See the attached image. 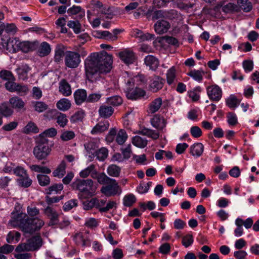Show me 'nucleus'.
I'll return each mask as SVG.
<instances>
[{
  "instance_id": "1",
  "label": "nucleus",
  "mask_w": 259,
  "mask_h": 259,
  "mask_svg": "<svg viewBox=\"0 0 259 259\" xmlns=\"http://www.w3.org/2000/svg\"><path fill=\"white\" fill-rule=\"evenodd\" d=\"M112 56L105 51H102L100 53H92L84 61L86 75L88 79L93 81L94 75L109 72L112 67Z\"/></svg>"
},
{
  "instance_id": "2",
  "label": "nucleus",
  "mask_w": 259,
  "mask_h": 259,
  "mask_svg": "<svg viewBox=\"0 0 259 259\" xmlns=\"http://www.w3.org/2000/svg\"><path fill=\"white\" fill-rule=\"evenodd\" d=\"M74 190L79 192L78 197L85 199L91 197L95 191L94 182L92 179H76L72 184Z\"/></svg>"
},
{
  "instance_id": "3",
  "label": "nucleus",
  "mask_w": 259,
  "mask_h": 259,
  "mask_svg": "<svg viewBox=\"0 0 259 259\" xmlns=\"http://www.w3.org/2000/svg\"><path fill=\"white\" fill-rule=\"evenodd\" d=\"M42 241L39 235H36L27 240L26 242L20 244L16 248L18 252L34 251L42 246Z\"/></svg>"
},
{
  "instance_id": "4",
  "label": "nucleus",
  "mask_w": 259,
  "mask_h": 259,
  "mask_svg": "<svg viewBox=\"0 0 259 259\" xmlns=\"http://www.w3.org/2000/svg\"><path fill=\"white\" fill-rule=\"evenodd\" d=\"M51 148L48 145V140L46 138H40L33 151V154L38 160L46 158L50 154Z\"/></svg>"
},
{
  "instance_id": "5",
  "label": "nucleus",
  "mask_w": 259,
  "mask_h": 259,
  "mask_svg": "<svg viewBox=\"0 0 259 259\" xmlns=\"http://www.w3.org/2000/svg\"><path fill=\"white\" fill-rule=\"evenodd\" d=\"M101 192L106 196L111 197L120 194L122 190L117 181L112 179L111 181L101 188Z\"/></svg>"
},
{
  "instance_id": "6",
  "label": "nucleus",
  "mask_w": 259,
  "mask_h": 259,
  "mask_svg": "<svg viewBox=\"0 0 259 259\" xmlns=\"http://www.w3.org/2000/svg\"><path fill=\"white\" fill-rule=\"evenodd\" d=\"M81 62L80 55L75 52L67 51L65 54L64 62L66 67L77 68Z\"/></svg>"
},
{
  "instance_id": "7",
  "label": "nucleus",
  "mask_w": 259,
  "mask_h": 259,
  "mask_svg": "<svg viewBox=\"0 0 259 259\" xmlns=\"http://www.w3.org/2000/svg\"><path fill=\"white\" fill-rule=\"evenodd\" d=\"M165 83V79L158 75H153L150 77L149 89L153 92L156 93L161 90Z\"/></svg>"
},
{
  "instance_id": "8",
  "label": "nucleus",
  "mask_w": 259,
  "mask_h": 259,
  "mask_svg": "<svg viewBox=\"0 0 259 259\" xmlns=\"http://www.w3.org/2000/svg\"><path fill=\"white\" fill-rule=\"evenodd\" d=\"M207 94L210 100L213 101H218L222 97V90L217 85H213L207 87Z\"/></svg>"
},
{
  "instance_id": "9",
  "label": "nucleus",
  "mask_w": 259,
  "mask_h": 259,
  "mask_svg": "<svg viewBox=\"0 0 259 259\" xmlns=\"http://www.w3.org/2000/svg\"><path fill=\"white\" fill-rule=\"evenodd\" d=\"M125 93L128 99L136 100L143 97L145 95L146 93L144 90L139 88L133 89L131 88V87H128L126 89Z\"/></svg>"
},
{
  "instance_id": "10",
  "label": "nucleus",
  "mask_w": 259,
  "mask_h": 259,
  "mask_svg": "<svg viewBox=\"0 0 259 259\" xmlns=\"http://www.w3.org/2000/svg\"><path fill=\"white\" fill-rule=\"evenodd\" d=\"M27 218V214L22 212H12L11 213V219L9 221V223L11 226L16 227H20L21 223L25 220Z\"/></svg>"
},
{
  "instance_id": "11",
  "label": "nucleus",
  "mask_w": 259,
  "mask_h": 259,
  "mask_svg": "<svg viewBox=\"0 0 259 259\" xmlns=\"http://www.w3.org/2000/svg\"><path fill=\"white\" fill-rule=\"evenodd\" d=\"M44 213L50 219L49 226H52L59 223V214L54 208L48 206L44 209Z\"/></svg>"
},
{
  "instance_id": "12",
  "label": "nucleus",
  "mask_w": 259,
  "mask_h": 259,
  "mask_svg": "<svg viewBox=\"0 0 259 259\" xmlns=\"http://www.w3.org/2000/svg\"><path fill=\"white\" fill-rule=\"evenodd\" d=\"M170 27V23L163 19L158 20L154 25V30L158 34H162L167 32Z\"/></svg>"
},
{
  "instance_id": "13",
  "label": "nucleus",
  "mask_w": 259,
  "mask_h": 259,
  "mask_svg": "<svg viewBox=\"0 0 259 259\" xmlns=\"http://www.w3.org/2000/svg\"><path fill=\"white\" fill-rule=\"evenodd\" d=\"M118 56L120 59L126 64L133 63L136 59L134 52L128 50L119 52Z\"/></svg>"
},
{
  "instance_id": "14",
  "label": "nucleus",
  "mask_w": 259,
  "mask_h": 259,
  "mask_svg": "<svg viewBox=\"0 0 259 259\" xmlns=\"http://www.w3.org/2000/svg\"><path fill=\"white\" fill-rule=\"evenodd\" d=\"M162 104V99L157 97L153 100L148 105L147 111L148 114H154L157 112Z\"/></svg>"
},
{
  "instance_id": "15",
  "label": "nucleus",
  "mask_w": 259,
  "mask_h": 259,
  "mask_svg": "<svg viewBox=\"0 0 259 259\" xmlns=\"http://www.w3.org/2000/svg\"><path fill=\"white\" fill-rule=\"evenodd\" d=\"M153 127L158 130H162L166 126V122L164 118L160 115L156 114L150 120Z\"/></svg>"
},
{
  "instance_id": "16",
  "label": "nucleus",
  "mask_w": 259,
  "mask_h": 259,
  "mask_svg": "<svg viewBox=\"0 0 259 259\" xmlns=\"http://www.w3.org/2000/svg\"><path fill=\"white\" fill-rule=\"evenodd\" d=\"M74 98L75 103L77 105H81L82 103L87 102V93L84 89H78L74 93Z\"/></svg>"
},
{
  "instance_id": "17",
  "label": "nucleus",
  "mask_w": 259,
  "mask_h": 259,
  "mask_svg": "<svg viewBox=\"0 0 259 259\" xmlns=\"http://www.w3.org/2000/svg\"><path fill=\"white\" fill-rule=\"evenodd\" d=\"M9 103L12 107L17 110L20 111L24 110L25 103L22 99L18 96H15L11 98L9 100Z\"/></svg>"
},
{
  "instance_id": "18",
  "label": "nucleus",
  "mask_w": 259,
  "mask_h": 259,
  "mask_svg": "<svg viewBox=\"0 0 259 259\" xmlns=\"http://www.w3.org/2000/svg\"><path fill=\"white\" fill-rule=\"evenodd\" d=\"M144 62L153 71H155L159 65L158 59L153 55L147 56L144 59Z\"/></svg>"
},
{
  "instance_id": "19",
  "label": "nucleus",
  "mask_w": 259,
  "mask_h": 259,
  "mask_svg": "<svg viewBox=\"0 0 259 259\" xmlns=\"http://www.w3.org/2000/svg\"><path fill=\"white\" fill-rule=\"evenodd\" d=\"M114 109L110 106L106 105H101L99 109V115L103 118H107L110 117L113 113Z\"/></svg>"
},
{
  "instance_id": "20",
  "label": "nucleus",
  "mask_w": 259,
  "mask_h": 259,
  "mask_svg": "<svg viewBox=\"0 0 259 259\" xmlns=\"http://www.w3.org/2000/svg\"><path fill=\"white\" fill-rule=\"evenodd\" d=\"M59 90L64 96H68L71 94L70 85L65 79L61 80L59 82Z\"/></svg>"
},
{
  "instance_id": "21",
  "label": "nucleus",
  "mask_w": 259,
  "mask_h": 259,
  "mask_svg": "<svg viewBox=\"0 0 259 259\" xmlns=\"http://www.w3.org/2000/svg\"><path fill=\"white\" fill-rule=\"evenodd\" d=\"M109 127V123L108 121L100 122L97 124L91 131L93 135L101 133L106 131Z\"/></svg>"
},
{
  "instance_id": "22",
  "label": "nucleus",
  "mask_w": 259,
  "mask_h": 259,
  "mask_svg": "<svg viewBox=\"0 0 259 259\" xmlns=\"http://www.w3.org/2000/svg\"><path fill=\"white\" fill-rule=\"evenodd\" d=\"M96 174V169L95 168V165L94 164H91L79 172L80 177L82 178H86L90 175H91V177L93 178V177H95Z\"/></svg>"
},
{
  "instance_id": "23",
  "label": "nucleus",
  "mask_w": 259,
  "mask_h": 259,
  "mask_svg": "<svg viewBox=\"0 0 259 259\" xmlns=\"http://www.w3.org/2000/svg\"><path fill=\"white\" fill-rule=\"evenodd\" d=\"M237 4L240 8L244 12L249 13L253 9L252 3L249 0H237Z\"/></svg>"
},
{
  "instance_id": "24",
  "label": "nucleus",
  "mask_w": 259,
  "mask_h": 259,
  "mask_svg": "<svg viewBox=\"0 0 259 259\" xmlns=\"http://www.w3.org/2000/svg\"><path fill=\"white\" fill-rule=\"evenodd\" d=\"M94 35L99 38L105 39L109 41H114L116 40V37L108 31H98L95 32Z\"/></svg>"
},
{
  "instance_id": "25",
  "label": "nucleus",
  "mask_w": 259,
  "mask_h": 259,
  "mask_svg": "<svg viewBox=\"0 0 259 259\" xmlns=\"http://www.w3.org/2000/svg\"><path fill=\"white\" fill-rule=\"evenodd\" d=\"M204 150V146L201 143H196L190 147V153L193 156L197 157L200 156Z\"/></svg>"
},
{
  "instance_id": "26",
  "label": "nucleus",
  "mask_w": 259,
  "mask_h": 259,
  "mask_svg": "<svg viewBox=\"0 0 259 259\" xmlns=\"http://www.w3.org/2000/svg\"><path fill=\"white\" fill-rule=\"evenodd\" d=\"M108 154V150L105 148H102L97 151H96L92 155L89 157L93 158L96 156L97 159L99 161H104L107 157Z\"/></svg>"
},
{
  "instance_id": "27",
  "label": "nucleus",
  "mask_w": 259,
  "mask_h": 259,
  "mask_svg": "<svg viewBox=\"0 0 259 259\" xmlns=\"http://www.w3.org/2000/svg\"><path fill=\"white\" fill-rule=\"evenodd\" d=\"M138 133L142 135L147 136L153 140L157 139L159 136V134L155 131L146 127L141 128V130L139 131Z\"/></svg>"
},
{
  "instance_id": "28",
  "label": "nucleus",
  "mask_w": 259,
  "mask_h": 259,
  "mask_svg": "<svg viewBox=\"0 0 259 259\" xmlns=\"http://www.w3.org/2000/svg\"><path fill=\"white\" fill-rule=\"evenodd\" d=\"M65 169L66 163L64 161H62L53 172V176L59 178H63L66 172Z\"/></svg>"
},
{
  "instance_id": "29",
  "label": "nucleus",
  "mask_w": 259,
  "mask_h": 259,
  "mask_svg": "<svg viewBox=\"0 0 259 259\" xmlns=\"http://www.w3.org/2000/svg\"><path fill=\"white\" fill-rule=\"evenodd\" d=\"M64 50L65 47L63 45L59 44L56 46L54 56L55 62H59L62 60L63 56H65V53H64Z\"/></svg>"
},
{
  "instance_id": "30",
  "label": "nucleus",
  "mask_w": 259,
  "mask_h": 259,
  "mask_svg": "<svg viewBox=\"0 0 259 259\" xmlns=\"http://www.w3.org/2000/svg\"><path fill=\"white\" fill-rule=\"evenodd\" d=\"M30 222L29 218L27 217L23 223H21V226L20 227L22 231L25 233L32 234L35 232L33 228V227L31 225V223Z\"/></svg>"
},
{
  "instance_id": "31",
  "label": "nucleus",
  "mask_w": 259,
  "mask_h": 259,
  "mask_svg": "<svg viewBox=\"0 0 259 259\" xmlns=\"http://www.w3.org/2000/svg\"><path fill=\"white\" fill-rule=\"evenodd\" d=\"M93 179H97L98 182L101 184L105 185L110 181H111V178L108 177L104 172L99 173L96 170V174Z\"/></svg>"
},
{
  "instance_id": "32",
  "label": "nucleus",
  "mask_w": 259,
  "mask_h": 259,
  "mask_svg": "<svg viewBox=\"0 0 259 259\" xmlns=\"http://www.w3.org/2000/svg\"><path fill=\"white\" fill-rule=\"evenodd\" d=\"M240 100L233 94L228 98V107L232 110H235L240 104Z\"/></svg>"
},
{
  "instance_id": "33",
  "label": "nucleus",
  "mask_w": 259,
  "mask_h": 259,
  "mask_svg": "<svg viewBox=\"0 0 259 259\" xmlns=\"http://www.w3.org/2000/svg\"><path fill=\"white\" fill-rule=\"evenodd\" d=\"M50 45L47 42H42L38 50V53L40 57L47 56L51 52Z\"/></svg>"
},
{
  "instance_id": "34",
  "label": "nucleus",
  "mask_w": 259,
  "mask_h": 259,
  "mask_svg": "<svg viewBox=\"0 0 259 259\" xmlns=\"http://www.w3.org/2000/svg\"><path fill=\"white\" fill-rule=\"evenodd\" d=\"M17 182L19 186L23 188H28L31 185L32 181L29 178L28 174H27L24 176V177L18 178L17 180Z\"/></svg>"
},
{
  "instance_id": "35",
  "label": "nucleus",
  "mask_w": 259,
  "mask_h": 259,
  "mask_svg": "<svg viewBox=\"0 0 259 259\" xmlns=\"http://www.w3.org/2000/svg\"><path fill=\"white\" fill-rule=\"evenodd\" d=\"M31 68L27 64L23 65L17 69V72L19 77L24 80L27 78V74L30 71Z\"/></svg>"
},
{
  "instance_id": "36",
  "label": "nucleus",
  "mask_w": 259,
  "mask_h": 259,
  "mask_svg": "<svg viewBox=\"0 0 259 259\" xmlns=\"http://www.w3.org/2000/svg\"><path fill=\"white\" fill-rule=\"evenodd\" d=\"M204 72L201 70H192L188 73V75L191 77L194 80L200 82L203 79Z\"/></svg>"
},
{
  "instance_id": "37",
  "label": "nucleus",
  "mask_w": 259,
  "mask_h": 259,
  "mask_svg": "<svg viewBox=\"0 0 259 259\" xmlns=\"http://www.w3.org/2000/svg\"><path fill=\"white\" fill-rule=\"evenodd\" d=\"M166 81L169 85L172 84L176 80V71L174 67L169 68L166 72Z\"/></svg>"
},
{
  "instance_id": "38",
  "label": "nucleus",
  "mask_w": 259,
  "mask_h": 259,
  "mask_svg": "<svg viewBox=\"0 0 259 259\" xmlns=\"http://www.w3.org/2000/svg\"><path fill=\"white\" fill-rule=\"evenodd\" d=\"M63 189V185L60 184H55L50 186L47 189H46V193L47 195H51L52 194H57L61 191Z\"/></svg>"
},
{
  "instance_id": "39",
  "label": "nucleus",
  "mask_w": 259,
  "mask_h": 259,
  "mask_svg": "<svg viewBox=\"0 0 259 259\" xmlns=\"http://www.w3.org/2000/svg\"><path fill=\"white\" fill-rule=\"evenodd\" d=\"M57 108L62 111H65L70 109L71 103L70 101L66 98L60 100L57 103Z\"/></svg>"
},
{
  "instance_id": "40",
  "label": "nucleus",
  "mask_w": 259,
  "mask_h": 259,
  "mask_svg": "<svg viewBox=\"0 0 259 259\" xmlns=\"http://www.w3.org/2000/svg\"><path fill=\"white\" fill-rule=\"evenodd\" d=\"M132 143L137 147L143 148L147 146V141L146 139L136 136L133 138Z\"/></svg>"
},
{
  "instance_id": "41",
  "label": "nucleus",
  "mask_w": 259,
  "mask_h": 259,
  "mask_svg": "<svg viewBox=\"0 0 259 259\" xmlns=\"http://www.w3.org/2000/svg\"><path fill=\"white\" fill-rule=\"evenodd\" d=\"M121 168L115 164L110 165L107 169V174L113 177H118L120 173Z\"/></svg>"
},
{
  "instance_id": "42",
  "label": "nucleus",
  "mask_w": 259,
  "mask_h": 259,
  "mask_svg": "<svg viewBox=\"0 0 259 259\" xmlns=\"http://www.w3.org/2000/svg\"><path fill=\"white\" fill-rule=\"evenodd\" d=\"M201 92V88L198 86L194 88L193 90L188 92L189 97L193 102H196L200 99V93Z\"/></svg>"
},
{
  "instance_id": "43",
  "label": "nucleus",
  "mask_w": 259,
  "mask_h": 259,
  "mask_svg": "<svg viewBox=\"0 0 259 259\" xmlns=\"http://www.w3.org/2000/svg\"><path fill=\"white\" fill-rule=\"evenodd\" d=\"M13 113V110L6 103L0 105V114L8 117L11 116Z\"/></svg>"
},
{
  "instance_id": "44",
  "label": "nucleus",
  "mask_w": 259,
  "mask_h": 259,
  "mask_svg": "<svg viewBox=\"0 0 259 259\" xmlns=\"http://www.w3.org/2000/svg\"><path fill=\"white\" fill-rule=\"evenodd\" d=\"M21 234L17 231H11L7 237V241L8 243L17 242L20 238Z\"/></svg>"
},
{
  "instance_id": "45",
  "label": "nucleus",
  "mask_w": 259,
  "mask_h": 259,
  "mask_svg": "<svg viewBox=\"0 0 259 259\" xmlns=\"http://www.w3.org/2000/svg\"><path fill=\"white\" fill-rule=\"evenodd\" d=\"M32 104L34 110L38 113L43 112L48 108V105L41 101L33 102Z\"/></svg>"
},
{
  "instance_id": "46",
  "label": "nucleus",
  "mask_w": 259,
  "mask_h": 259,
  "mask_svg": "<svg viewBox=\"0 0 259 259\" xmlns=\"http://www.w3.org/2000/svg\"><path fill=\"white\" fill-rule=\"evenodd\" d=\"M127 138V135L124 130L121 129L118 132L116 141L119 145L123 144Z\"/></svg>"
},
{
  "instance_id": "47",
  "label": "nucleus",
  "mask_w": 259,
  "mask_h": 259,
  "mask_svg": "<svg viewBox=\"0 0 259 259\" xmlns=\"http://www.w3.org/2000/svg\"><path fill=\"white\" fill-rule=\"evenodd\" d=\"M30 168L32 171L43 174H49L51 172V170L49 168L39 165H31L30 166Z\"/></svg>"
},
{
  "instance_id": "48",
  "label": "nucleus",
  "mask_w": 259,
  "mask_h": 259,
  "mask_svg": "<svg viewBox=\"0 0 259 259\" xmlns=\"http://www.w3.org/2000/svg\"><path fill=\"white\" fill-rule=\"evenodd\" d=\"M106 102L107 104L113 106H117L122 104V99L119 96H114L107 98Z\"/></svg>"
},
{
  "instance_id": "49",
  "label": "nucleus",
  "mask_w": 259,
  "mask_h": 259,
  "mask_svg": "<svg viewBox=\"0 0 259 259\" xmlns=\"http://www.w3.org/2000/svg\"><path fill=\"white\" fill-rule=\"evenodd\" d=\"M136 198L132 194L125 195L123 199V203L125 206L130 207L136 202Z\"/></svg>"
},
{
  "instance_id": "50",
  "label": "nucleus",
  "mask_w": 259,
  "mask_h": 259,
  "mask_svg": "<svg viewBox=\"0 0 259 259\" xmlns=\"http://www.w3.org/2000/svg\"><path fill=\"white\" fill-rule=\"evenodd\" d=\"M23 132L26 134L30 133L36 134L38 132V128L34 123L29 122L24 128Z\"/></svg>"
},
{
  "instance_id": "51",
  "label": "nucleus",
  "mask_w": 259,
  "mask_h": 259,
  "mask_svg": "<svg viewBox=\"0 0 259 259\" xmlns=\"http://www.w3.org/2000/svg\"><path fill=\"white\" fill-rule=\"evenodd\" d=\"M29 221L31 223V225L33 227L34 231L40 229L44 225V222L38 218H29Z\"/></svg>"
},
{
  "instance_id": "52",
  "label": "nucleus",
  "mask_w": 259,
  "mask_h": 259,
  "mask_svg": "<svg viewBox=\"0 0 259 259\" xmlns=\"http://www.w3.org/2000/svg\"><path fill=\"white\" fill-rule=\"evenodd\" d=\"M19 40L16 38L9 39L7 41L8 49H12L13 52H16L18 51V42Z\"/></svg>"
},
{
  "instance_id": "53",
  "label": "nucleus",
  "mask_w": 259,
  "mask_h": 259,
  "mask_svg": "<svg viewBox=\"0 0 259 259\" xmlns=\"http://www.w3.org/2000/svg\"><path fill=\"white\" fill-rule=\"evenodd\" d=\"M37 179L39 184L41 186H46L49 185L50 183V179L47 175H37Z\"/></svg>"
},
{
  "instance_id": "54",
  "label": "nucleus",
  "mask_w": 259,
  "mask_h": 259,
  "mask_svg": "<svg viewBox=\"0 0 259 259\" xmlns=\"http://www.w3.org/2000/svg\"><path fill=\"white\" fill-rule=\"evenodd\" d=\"M18 50H20L23 52H28L31 48V45L29 41H20L18 42Z\"/></svg>"
},
{
  "instance_id": "55",
  "label": "nucleus",
  "mask_w": 259,
  "mask_h": 259,
  "mask_svg": "<svg viewBox=\"0 0 259 259\" xmlns=\"http://www.w3.org/2000/svg\"><path fill=\"white\" fill-rule=\"evenodd\" d=\"M78 201L77 199H72L65 202L63 205V210L64 211H69L74 207L77 205Z\"/></svg>"
},
{
  "instance_id": "56",
  "label": "nucleus",
  "mask_w": 259,
  "mask_h": 259,
  "mask_svg": "<svg viewBox=\"0 0 259 259\" xmlns=\"http://www.w3.org/2000/svg\"><path fill=\"white\" fill-rule=\"evenodd\" d=\"M67 26L73 29L74 32L76 34L80 32V24L78 21H69Z\"/></svg>"
},
{
  "instance_id": "57",
  "label": "nucleus",
  "mask_w": 259,
  "mask_h": 259,
  "mask_svg": "<svg viewBox=\"0 0 259 259\" xmlns=\"http://www.w3.org/2000/svg\"><path fill=\"white\" fill-rule=\"evenodd\" d=\"M0 77L3 80H7L8 81L15 80L12 72L8 70L1 71L0 72Z\"/></svg>"
},
{
  "instance_id": "58",
  "label": "nucleus",
  "mask_w": 259,
  "mask_h": 259,
  "mask_svg": "<svg viewBox=\"0 0 259 259\" xmlns=\"http://www.w3.org/2000/svg\"><path fill=\"white\" fill-rule=\"evenodd\" d=\"M228 123L231 126H234L238 123L237 116L235 113L228 112Z\"/></svg>"
},
{
  "instance_id": "59",
  "label": "nucleus",
  "mask_w": 259,
  "mask_h": 259,
  "mask_svg": "<svg viewBox=\"0 0 259 259\" xmlns=\"http://www.w3.org/2000/svg\"><path fill=\"white\" fill-rule=\"evenodd\" d=\"M57 134V131L55 128L52 127L46 130L39 135L40 138H45L46 137H53Z\"/></svg>"
},
{
  "instance_id": "60",
  "label": "nucleus",
  "mask_w": 259,
  "mask_h": 259,
  "mask_svg": "<svg viewBox=\"0 0 259 259\" xmlns=\"http://www.w3.org/2000/svg\"><path fill=\"white\" fill-rule=\"evenodd\" d=\"M74 137L75 134L73 132L66 131L62 133L60 136V138L63 141H67L73 139Z\"/></svg>"
},
{
  "instance_id": "61",
  "label": "nucleus",
  "mask_w": 259,
  "mask_h": 259,
  "mask_svg": "<svg viewBox=\"0 0 259 259\" xmlns=\"http://www.w3.org/2000/svg\"><path fill=\"white\" fill-rule=\"evenodd\" d=\"M242 66L245 72H250L253 70V62L250 60H244L242 62Z\"/></svg>"
},
{
  "instance_id": "62",
  "label": "nucleus",
  "mask_w": 259,
  "mask_h": 259,
  "mask_svg": "<svg viewBox=\"0 0 259 259\" xmlns=\"http://www.w3.org/2000/svg\"><path fill=\"white\" fill-rule=\"evenodd\" d=\"M84 113L82 110L76 112L71 117V121L73 122H76L81 121L84 117Z\"/></svg>"
},
{
  "instance_id": "63",
  "label": "nucleus",
  "mask_w": 259,
  "mask_h": 259,
  "mask_svg": "<svg viewBox=\"0 0 259 259\" xmlns=\"http://www.w3.org/2000/svg\"><path fill=\"white\" fill-rule=\"evenodd\" d=\"M190 133L191 135L195 138L200 137L202 135L201 128L198 126H193L190 128Z\"/></svg>"
},
{
  "instance_id": "64",
  "label": "nucleus",
  "mask_w": 259,
  "mask_h": 259,
  "mask_svg": "<svg viewBox=\"0 0 259 259\" xmlns=\"http://www.w3.org/2000/svg\"><path fill=\"white\" fill-rule=\"evenodd\" d=\"M14 174L17 177H19V178L21 177H24V176L27 175L28 174L27 172V170L25 169L23 167L18 166L16 167L13 170Z\"/></svg>"
}]
</instances>
